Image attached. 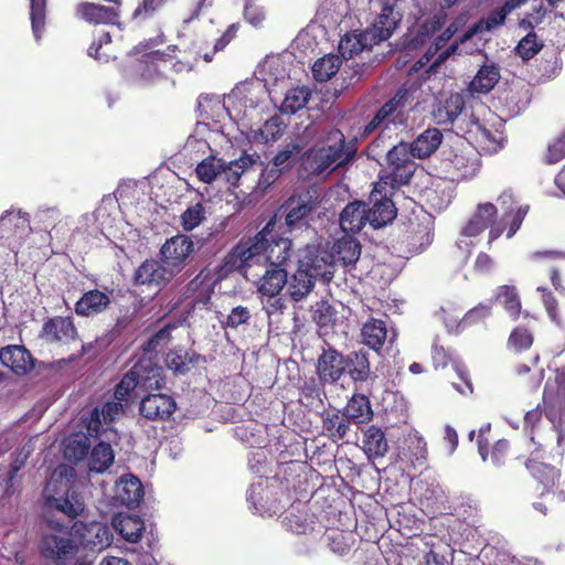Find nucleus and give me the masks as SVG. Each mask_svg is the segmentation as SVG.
I'll use <instances>...</instances> for the list:
<instances>
[{
  "label": "nucleus",
  "instance_id": "obj_64",
  "mask_svg": "<svg viewBox=\"0 0 565 565\" xmlns=\"http://www.w3.org/2000/svg\"><path fill=\"white\" fill-rule=\"evenodd\" d=\"M535 33H529L518 44L516 52L523 60H530L542 49Z\"/></svg>",
  "mask_w": 565,
  "mask_h": 565
},
{
  "label": "nucleus",
  "instance_id": "obj_51",
  "mask_svg": "<svg viewBox=\"0 0 565 565\" xmlns=\"http://www.w3.org/2000/svg\"><path fill=\"white\" fill-rule=\"evenodd\" d=\"M286 207V224L288 226H294L312 211L313 203L311 199L306 195L297 199H290L287 202Z\"/></svg>",
  "mask_w": 565,
  "mask_h": 565
},
{
  "label": "nucleus",
  "instance_id": "obj_12",
  "mask_svg": "<svg viewBox=\"0 0 565 565\" xmlns=\"http://www.w3.org/2000/svg\"><path fill=\"white\" fill-rule=\"evenodd\" d=\"M497 212V206L490 202L478 204L476 211L460 232L457 247L465 253H469L470 248L475 245V238L489 226L491 228L497 224L494 222Z\"/></svg>",
  "mask_w": 565,
  "mask_h": 565
},
{
  "label": "nucleus",
  "instance_id": "obj_59",
  "mask_svg": "<svg viewBox=\"0 0 565 565\" xmlns=\"http://www.w3.org/2000/svg\"><path fill=\"white\" fill-rule=\"evenodd\" d=\"M344 417V414L329 413L323 417L322 428L330 437L342 439L349 430V424Z\"/></svg>",
  "mask_w": 565,
  "mask_h": 565
},
{
  "label": "nucleus",
  "instance_id": "obj_9",
  "mask_svg": "<svg viewBox=\"0 0 565 565\" xmlns=\"http://www.w3.org/2000/svg\"><path fill=\"white\" fill-rule=\"evenodd\" d=\"M413 151L407 142H399L394 146L386 154L387 164L392 171L387 174H381L380 180L376 182V190L384 185H390L391 189L399 188L406 184L414 172V166L411 161Z\"/></svg>",
  "mask_w": 565,
  "mask_h": 565
},
{
  "label": "nucleus",
  "instance_id": "obj_29",
  "mask_svg": "<svg viewBox=\"0 0 565 565\" xmlns=\"http://www.w3.org/2000/svg\"><path fill=\"white\" fill-rule=\"evenodd\" d=\"M41 337L47 342L68 343L77 337V330L70 317H54L44 322Z\"/></svg>",
  "mask_w": 565,
  "mask_h": 565
},
{
  "label": "nucleus",
  "instance_id": "obj_52",
  "mask_svg": "<svg viewBox=\"0 0 565 565\" xmlns=\"http://www.w3.org/2000/svg\"><path fill=\"white\" fill-rule=\"evenodd\" d=\"M267 483V479L260 478L257 482L252 483L247 491L248 502L259 514H264L270 510V508L267 505V500L269 497Z\"/></svg>",
  "mask_w": 565,
  "mask_h": 565
},
{
  "label": "nucleus",
  "instance_id": "obj_45",
  "mask_svg": "<svg viewBox=\"0 0 565 565\" xmlns=\"http://www.w3.org/2000/svg\"><path fill=\"white\" fill-rule=\"evenodd\" d=\"M237 30L238 26L236 24H231L220 38L212 41V50H209L207 44L200 43L195 49V54L202 57L205 62H211L213 56L217 52L223 51L236 36Z\"/></svg>",
  "mask_w": 565,
  "mask_h": 565
},
{
  "label": "nucleus",
  "instance_id": "obj_1",
  "mask_svg": "<svg viewBox=\"0 0 565 565\" xmlns=\"http://www.w3.org/2000/svg\"><path fill=\"white\" fill-rule=\"evenodd\" d=\"M292 256L289 238L278 237L270 221L254 237L239 242L225 257L226 271L248 270L255 266L287 268Z\"/></svg>",
  "mask_w": 565,
  "mask_h": 565
},
{
  "label": "nucleus",
  "instance_id": "obj_16",
  "mask_svg": "<svg viewBox=\"0 0 565 565\" xmlns=\"http://www.w3.org/2000/svg\"><path fill=\"white\" fill-rule=\"evenodd\" d=\"M243 271L254 279L260 296L278 295L287 284V268L255 266Z\"/></svg>",
  "mask_w": 565,
  "mask_h": 565
},
{
  "label": "nucleus",
  "instance_id": "obj_19",
  "mask_svg": "<svg viewBox=\"0 0 565 565\" xmlns=\"http://www.w3.org/2000/svg\"><path fill=\"white\" fill-rule=\"evenodd\" d=\"M263 168V162L257 154H243L238 159L225 162L222 160L220 183L236 186L242 178Z\"/></svg>",
  "mask_w": 565,
  "mask_h": 565
},
{
  "label": "nucleus",
  "instance_id": "obj_18",
  "mask_svg": "<svg viewBox=\"0 0 565 565\" xmlns=\"http://www.w3.org/2000/svg\"><path fill=\"white\" fill-rule=\"evenodd\" d=\"M72 535L88 548L102 551L110 545L113 533L109 526L100 522H75L72 526Z\"/></svg>",
  "mask_w": 565,
  "mask_h": 565
},
{
  "label": "nucleus",
  "instance_id": "obj_17",
  "mask_svg": "<svg viewBox=\"0 0 565 565\" xmlns=\"http://www.w3.org/2000/svg\"><path fill=\"white\" fill-rule=\"evenodd\" d=\"M193 253L194 242L183 234L167 239L160 249L162 263L170 267L174 274L182 269Z\"/></svg>",
  "mask_w": 565,
  "mask_h": 565
},
{
  "label": "nucleus",
  "instance_id": "obj_36",
  "mask_svg": "<svg viewBox=\"0 0 565 565\" xmlns=\"http://www.w3.org/2000/svg\"><path fill=\"white\" fill-rule=\"evenodd\" d=\"M77 15L93 24H117L119 13L115 7L84 2L77 7Z\"/></svg>",
  "mask_w": 565,
  "mask_h": 565
},
{
  "label": "nucleus",
  "instance_id": "obj_47",
  "mask_svg": "<svg viewBox=\"0 0 565 565\" xmlns=\"http://www.w3.org/2000/svg\"><path fill=\"white\" fill-rule=\"evenodd\" d=\"M285 128L286 125L281 117L275 115L267 119L262 127L254 131L253 138L256 142H275L282 136Z\"/></svg>",
  "mask_w": 565,
  "mask_h": 565
},
{
  "label": "nucleus",
  "instance_id": "obj_25",
  "mask_svg": "<svg viewBox=\"0 0 565 565\" xmlns=\"http://www.w3.org/2000/svg\"><path fill=\"white\" fill-rule=\"evenodd\" d=\"M228 273L230 271H226L224 268V263L220 266L216 277L212 275L211 268L202 269L189 284V290L194 292L195 306H206L214 291V285L218 280L223 279Z\"/></svg>",
  "mask_w": 565,
  "mask_h": 565
},
{
  "label": "nucleus",
  "instance_id": "obj_24",
  "mask_svg": "<svg viewBox=\"0 0 565 565\" xmlns=\"http://www.w3.org/2000/svg\"><path fill=\"white\" fill-rule=\"evenodd\" d=\"M347 369V359L333 348L324 349L318 358L317 373L324 383L337 382Z\"/></svg>",
  "mask_w": 565,
  "mask_h": 565
},
{
  "label": "nucleus",
  "instance_id": "obj_21",
  "mask_svg": "<svg viewBox=\"0 0 565 565\" xmlns=\"http://www.w3.org/2000/svg\"><path fill=\"white\" fill-rule=\"evenodd\" d=\"M126 407L127 404L116 399L106 402L102 409L94 408L87 423L88 435L99 437L104 429H111L109 425L124 414Z\"/></svg>",
  "mask_w": 565,
  "mask_h": 565
},
{
  "label": "nucleus",
  "instance_id": "obj_35",
  "mask_svg": "<svg viewBox=\"0 0 565 565\" xmlns=\"http://www.w3.org/2000/svg\"><path fill=\"white\" fill-rule=\"evenodd\" d=\"M398 22V14L394 12L392 6H384L371 28L364 32L373 44L387 40L395 30Z\"/></svg>",
  "mask_w": 565,
  "mask_h": 565
},
{
  "label": "nucleus",
  "instance_id": "obj_58",
  "mask_svg": "<svg viewBox=\"0 0 565 565\" xmlns=\"http://www.w3.org/2000/svg\"><path fill=\"white\" fill-rule=\"evenodd\" d=\"M497 300L504 307L510 317L518 318L521 311V302L514 287L502 286L499 288Z\"/></svg>",
  "mask_w": 565,
  "mask_h": 565
},
{
  "label": "nucleus",
  "instance_id": "obj_42",
  "mask_svg": "<svg viewBox=\"0 0 565 565\" xmlns=\"http://www.w3.org/2000/svg\"><path fill=\"white\" fill-rule=\"evenodd\" d=\"M500 79V70L495 64H484L470 82L471 93L487 94Z\"/></svg>",
  "mask_w": 565,
  "mask_h": 565
},
{
  "label": "nucleus",
  "instance_id": "obj_57",
  "mask_svg": "<svg viewBox=\"0 0 565 565\" xmlns=\"http://www.w3.org/2000/svg\"><path fill=\"white\" fill-rule=\"evenodd\" d=\"M263 310L266 312L269 324L279 322L280 317L286 310V300L284 297L278 295L273 296H260Z\"/></svg>",
  "mask_w": 565,
  "mask_h": 565
},
{
  "label": "nucleus",
  "instance_id": "obj_20",
  "mask_svg": "<svg viewBox=\"0 0 565 565\" xmlns=\"http://www.w3.org/2000/svg\"><path fill=\"white\" fill-rule=\"evenodd\" d=\"M387 185H382L376 190V183L374 190L371 193L370 201L372 206L366 205L369 215V224L373 228H381L391 223L396 216V209L392 200L387 198Z\"/></svg>",
  "mask_w": 565,
  "mask_h": 565
},
{
  "label": "nucleus",
  "instance_id": "obj_6",
  "mask_svg": "<svg viewBox=\"0 0 565 565\" xmlns=\"http://www.w3.org/2000/svg\"><path fill=\"white\" fill-rule=\"evenodd\" d=\"M162 367L149 358L140 359L116 385L114 396L128 405L135 391L159 390L164 384Z\"/></svg>",
  "mask_w": 565,
  "mask_h": 565
},
{
  "label": "nucleus",
  "instance_id": "obj_37",
  "mask_svg": "<svg viewBox=\"0 0 565 565\" xmlns=\"http://www.w3.org/2000/svg\"><path fill=\"white\" fill-rule=\"evenodd\" d=\"M113 527L124 540L130 543H136L142 536L145 523L142 519L137 515L117 514L113 519Z\"/></svg>",
  "mask_w": 565,
  "mask_h": 565
},
{
  "label": "nucleus",
  "instance_id": "obj_31",
  "mask_svg": "<svg viewBox=\"0 0 565 565\" xmlns=\"http://www.w3.org/2000/svg\"><path fill=\"white\" fill-rule=\"evenodd\" d=\"M110 295L111 292L98 289L84 292L75 303V313L81 317H92L104 312L110 305Z\"/></svg>",
  "mask_w": 565,
  "mask_h": 565
},
{
  "label": "nucleus",
  "instance_id": "obj_49",
  "mask_svg": "<svg viewBox=\"0 0 565 565\" xmlns=\"http://www.w3.org/2000/svg\"><path fill=\"white\" fill-rule=\"evenodd\" d=\"M468 132L475 135L477 141L490 151L501 147L502 137L499 131L488 129L479 119L471 120Z\"/></svg>",
  "mask_w": 565,
  "mask_h": 565
},
{
  "label": "nucleus",
  "instance_id": "obj_43",
  "mask_svg": "<svg viewBox=\"0 0 565 565\" xmlns=\"http://www.w3.org/2000/svg\"><path fill=\"white\" fill-rule=\"evenodd\" d=\"M374 44L369 39L367 34L363 32L347 33L339 43V52L343 58L349 60L354 55L361 53L363 50L372 47Z\"/></svg>",
  "mask_w": 565,
  "mask_h": 565
},
{
  "label": "nucleus",
  "instance_id": "obj_50",
  "mask_svg": "<svg viewBox=\"0 0 565 565\" xmlns=\"http://www.w3.org/2000/svg\"><path fill=\"white\" fill-rule=\"evenodd\" d=\"M89 437L85 434H74L65 440L64 457L70 461H79L88 452Z\"/></svg>",
  "mask_w": 565,
  "mask_h": 565
},
{
  "label": "nucleus",
  "instance_id": "obj_55",
  "mask_svg": "<svg viewBox=\"0 0 565 565\" xmlns=\"http://www.w3.org/2000/svg\"><path fill=\"white\" fill-rule=\"evenodd\" d=\"M349 374L354 381H364L370 374L369 358L365 352H353L347 358Z\"/></svg>",
  "mask_w": 565,
  "mask_h": 565
},
{
  "label": "nucleus",
  "instance_id": "obj_8",
  "mask_svg": "<svg viewBox=\"0 0 565 565\" xmlns=\"http://www.w3.org/2000/svg\"><path fill=\"white\" fill-rule=\"evenodd\" d=\"M526 467L543 487L541 500L533 503L535 510L546 514L548 508L565 501V492L556 488L558 472L554 467L539 462L534 458L527 461Z\"/></svg>",
  "mask_w": 565,
  "mask_h": 565
},
{
  "label": "nucleus",
  "instance_id": "obj_22",
  "mask_svg": "<svg viewBox=\"0 0 565 565\" xmlns=\"http://www.w3.org/2000/svg\"><path fill=\"white\" fill-rule=\"evenodd\" d=\"M168 55L160 51H152L142 56V60L136 65L137 72L145 81H152L161 70H166L168 65H171L175 72H189L192 66L189 63L175 62L167 60Z\"/></svg>",
  "mask_w": 565,
  "mask_h": 565
},
{
  "label": "nucleus",
  "instance_id": "obj_61",
  "mask_svg": "<svg viewBox=\"0 0 565 565\" xmlns=\"http://www.w3.org/2000/svg\"><path fill=\"white\" fill-rule=\"evenodd\" d=\"M407 447L414 465H424L427 458V444L417 431L411 434L407 439Z\"/></svg>",
  "mask_w": 565,
  "mask_h": 565
},
{
  "label": "nucleus",
  "instance_id": "obj_44",
  "mask_svg": "<svg viewBox=\"0 0 565 565\" xmlns=\"http://www.w3.org/2000/svg\"><path fill=\"white\" fill-rule=\"evenodd\" d=\"M388 445L383 430L371 426L364 433L363 450L369 459L382 458L387 452Z\"/></svg>",
  "mask_w": 565,
  "mask_h": 565
},
{
  "label": "nucleus",
  "instance_id": "obj_23",
  "mask_svg": "<svg viewBox=\"0 0 565 565\" xmlns=\"http://www.w3.org/2000/svg\"><path fill=\"white\" fill-rule=\"evenodd\" d=\"M0 236L9 241H20L31 232L30 216L21 210H9L0 216Z\"/></svg>",
  "mask_w": 565,
  "mask_h": 565
},
{
  "label": "nucleus",
  "instance_id": "obj_32",
  "mask_svg": "<svg viewBox=\"0 0 565 565\" xmlns=\"http://www.w3.org/2000/svg\"><path fill=\"white\" fill-rule=\"evenodd\" d=\"M115 500L128 508H135L143 497V489L140 480L132 475H125L114 488Z\"/></svg>",
  "mask_w": 565,
  "mask_h": 565
},
{
  "label": "nucleus",
  "instance_id": "obj_4",
  "mask_svg": "<svg viewBox=\"0 0 565 565\" xmlns=\"http://www.w3.org/2000/svg\"><path fill=\"white\" fill-rule=\"evenodd\" d=\"M355 153V142H347L344 135L339 129H331L320 146H316L307 152L303 166L310 173L321 174L347 164Z\"/></svg>",
  "mask_w": 565,
  "mask_h": 565
},
{
  "label": "nucleus",
  "instance_id": "obj_13",
  "mask_svg": "<svg viewBox=\"0 0 565 565\" xmlns=\"http://www.w3.org/2000/svg\"><path fill=\"white\" fill-rule=\"evenodd\" d=\"M51 533L43 535L41 552L47 558L63 559L73 555L76 548L73 540L70 539L67 526L47 518Z\"/></svg>",
  "mask_w": 565,
  "mask_h": 565
},
{
  "label": "nucleus",
  "instance_id": "obj_53",
  "mask_svg": "<svg viewBox=\"0 0 565 565\" xmlns=\"http://www.w3.org/2000/svg\"><path fill=\"white\" fill-rule=\"evenodd\" d=\"M433 362L436 369L445 367L449 362L452 363L454 370L458 376L465 382L466 388L469 393L472 392V385L467 376L466 370L449 354L443 347L434 345L433 348Z\"/></svg>",
  "mask_w": 565,
  "mask_h": 565
},
{
  "label": "nucleus",
  "instance_id": "obj_46",
  "mask_svg": "<svg viewBox=\"0 0 565 565\" xmlns=\"http://www.w3.org/2000/svg\"><path fill=\"white\" fill-rule=\"evenodd\" d=\"M311 98V90L307 86H300L289 89L280 105V110L285 114H296L306 107Z\"/></svg>",
  "mask_w": 565,
  "mask_h": 565
},
{
  "label": "nucleus",
  "instance_id": "obj_41",
  "mask_svg": "<svg viewBox=\"0 0 565 565\" xmlns=\"http://www.w3.org/2000/svg\"><path fill=\"white\" fill-rule=\"evenodd\" d=\"M465 102L460 94H452L434 110V117L439 125L452 124L461 115Z\"/></svg>",
  "mask_w": 565,
  "mask_h": 565
},
{
  "label": "nucleus",
  "instance_id": "obj_5",
  "mask_svg": "<svg viewBox=\"0 0 565 565\" xmlns=\"http://www.w3.org/2000/svg\"><path fill=\"white\" fill-rule=\"evenodd\" d=\"M315 246H307L298 259V267L295 274L287 279V292L295 302L306 299L315 287L316 280L329 282L332 280V266L326 258L315 257Z\"/></svg>",
  "mask_w": 565,
  "mask_h": 565
},
{
  "label": "nucleus",
  "instance_id": "obj_11",
  "mask_svg": "<svg viewBox=\"0 0 565 565\" xmlns=\"http://www.w3.org/2000/svg\"><path fill=\"white\" fill-rule=\"evenodd\" d=\"M499 205L504 210L501 218L489 232V243H492L508 230L507 237L511 238L520 228L525 215L529 212L527 205L516 203L511 190H504L498 198Z\"/></svg>",
  "mask_w": 565,
  "mask_h": 565
},
{
  "label": "nucleus",
  "instance_id": "obj_3",
  "mask_svg": "<svg viewBox=\"0 0 565 565\" xmlns=\"http://www.w3.org/2000/svg\"><path fill=\"white\" fill-rule=\"evenodd\" d=\"M74 468L61 465L52 472L44 489V509L47 513L57 511L75 519L84 512V500L74 489Z\"/></svg>",
  "mask_w": 565,
  "mask_h": 565
},
{
  "label": "nucleus",
  "instance_id": "obj_34",
  "mask_svg": "<svg viewBox=\"0 0 565 565\" xmlns=\"http://www.w3.org/2000/svg\"><path fill=\"white\" fill-rule=\"evenodd\" d=\"M339 222L344 233H359L369 223L366 204L361 201L349 203L340 213Z\"/></svg>",
  "mask_w": 565,
  "mask_h": 565
},
{
  "label": "nucleus",
  "instance_id": "obj_14",
  "mask_svg": "<svg viewBox=\"0 0 565 565\" xmlns=\"http://www.w3.org/2000/svg\"><path fill=\"white\" fill-rule=\"evenodd\" d=\"M316 258H326L329 256L328 263L332 266V277L334 276L337 265L343 266L347 270H351L361 256V245L356 238L351 235H344L339 238L332 246L331 253L319 250L315 247Z\"/></svg>",
  "mask_w": 565,
  "mask_h": 565
},
{
  "label": "nucleus",
  "instance_id": "obj_38",
  "mask_svg": "<svg viewBox=\"0 0 565 565\" xmlns=\"http://www.w3.org/2000/svg\"><path fill=\"white\" fill-rule=\"evenodd\" d=\"M362 342L374 351H379L388 338L386 322L382 319H369L362 327Z\"/></svg>",
  "mask_w": 565,
  "mask_h": 565
},
{
  "label": "nucleus",
  "instance_id": "obj_62",
  "mask_svg": "<svg viewBox=\"0 0 565 565\" xmlns=\"http://www.w3.org/2000/svg\"><path fill=\"white\" fill-rule=\"evenodd\" d=\"M205 209L202 203L190 205L181 214V225L185 231H192L205 218Z\"/></svg>",
  "mask_w": 565,
  "mask_h": 565
},
{
  "label": "nucleus",
  "instance_id": "obj_60",
  "mask_svg": "<svg viewBox=\"0 0 565 565\" xmlns=\"http://www.w3.org/2000/svg\"><path fill=\"white\" fill-rule=\"evenodd\" d=\"M45 4L46 0H30L31 24L36 41L41 39L45 24Z\"/></svg>",
  "mask_w": 565,
  "mask_h": 565
},
{
  "label": "nucleus",
  "instance_id": "obj_28",
  "mask_svg": "<svg viewBox=\"0 0 565 565\" xmlns=\"http://www.w3.org/2000/svg\"><path fill=\"white\" fill-rule=\"evenodd\" d=\"M408 94L406 89H399L393 98L387 100L375 115L383 121V130H390L391 126L404 122Z\"/></svg>",
  "mask_w": 565,
  "mask_h": 565
},
{
  "label": "nucleus",
  "instance_id": "obj_63",
  "mask_svg": "<svg viewBox=\"0 0 565 565\" xmlns=\"http://www.w3.org/2000/svg\"><path fill=\"white\" fill-rule=\"evenodd\" d=\"M515 9H509L508 0L503 3L502 7L493 10L484 21L480 22V28L490 32L493 29L502 25L507 19V15L510 14Z\"/></svg>",
  "mask_w": 565,
  "mask_h": 565
},
{
  "label": "nucleus",
  "instance_id": "obj_33",
  "mask_svg": "<svg viewBox=\"0 0 565 565\" xmlns=\"http://www.w3.org/2000/svg\"><path fill=\"white\" fill-rule=\"evenodd\" d=\"M0 361L13 373L22 375L33 367L31 353L22 345H8L0 350Z\"/></svg>",
  "mask_w": 565,
  "mask_h": 565
},
{
  "label": "nucleus",
  "instance_id": "obj_15",
  "mask_svg": "<svg viewBox=\"0 0 565 565\" xmlns=\"http://www.w3.org/2000/svg\"><path fill=\"white\" fill-rule=\"evenodd\" d=\"M257 82H262L271 96H276V87H284L289 79V63L284 56H267L257 67Z\"/></svg>",
  "mask_w": 565,
  "mask_h": 565
},
{
  "label": "nucleus",
  "instance_id": "obj_39",
  "mask_svg": "<svg viewBox=\"0 0 565 565\" xmlns=\"http://www.w3.org/2000/svg\"><path fill=\"white\" fill-rule=\"evenodd\" d=\"M443 134L438 129H427L422 132L409 146L413 157L424 159L434 153L440 146Z\"/></svg>",
  "mask_w": 565,
  "mask_h": 565
},
{
  "label": "nucleus",
  "instance_id": "obj_26",
  "mask_svg": "<svg viewBox=\"0 0 565 565\" xmlns=\"http://www.w3.org/2000/svg\"><path fill=\"white\" fill-rule=\"evenodd\" d=\"M174 399L167 394H149L140 402L139 412L149 420H166L175 411Z\"/></svg>",
  "mask_w": 565,
  "mask_h": 565
},
{
  "label": "nucleus",
  "instance_id": "obj_48",
  "mask_svg": "<svg viewBox=\"0 0 565 565\" xmlns=\"http://www.w3.org/2000/svg\"><path fill=\"white\" fill-rule=\"evenodd\" d=\"M372 415L370 401L364 395H353L344 411V416L354 423H366Z\"/></svg>",
  "mask_w": 565,
  "mask_h": 565
},
{
  "label": "nucleus",
  "instance_id": "obj_2",
  "mask_svg": "<svg viewBox=\"0 0 565 565\" xmlns=\"http://www.w3.org/2000/svg\"><path fill=\"white\" fill-rule=\"evenodd\" d=\"M267 98L273 102L277 100L276 96H271V92L266 89L262 82L252 81L236 85L232 92L224 97L223 102L218 98L202 97L200 106L205 107L203 103L216 110L217 118L221 120L224 116H228L232 120L237 121L248 116L249 111L255 110Z\"/></svg>",
  "mask_w": 565,
  "mask_h": 565
},
{
  "label": "nucleus",
  "instance_id": "obj_7",
  "mask_svg": "<svg viewBox=\"0 0 565 565\" xmlns=\"http://www.w3.org/2000/svg\"><path fill=\"white\" fill-rule=\"evenodd\" d=\"M443 169L451 181L471 179L479 170L478 156L469 143L460 140L443 159Z\"/></svg>",
  "mask_w": 565,
  "mask_h": 565
},
{
  "label": "nucleus",
  "instance_id": "obj_27",
  "mask_svg": "<svg viewBox=\"0 0 565 565\" xmlns=\"http://www.w3.org/2000/svg\"><path fill=\"white\" fill-rule=\"evenodd\" d=\"M174 275V271L162 262L149 259L143 262L136 270L135 282L137 285L160 287L170 281Z\"/></svg>",
  "mask_w": 565,
  "mask_h": 565
},
{
  "label": "nucleus",
  "instance_id": "obj_40",
  "mask_svg": "<svg viewBox=\"0 0 565 565\" xmlns=\"http://www.w3.org/2000/svg\"><path fill=\"white\" fill-rule=\"evenodd\" d=\"M347 12L348 6L345 0H327L320 6L317 19L324 28H334L341 23Z\"/></svg>",
  "mask_w": 565,
  "mask_h": 565
},
{
  "label": "nucleus",
  "instance_id": "obj_30",
  "mask_svg": "<svg viewBox=\"0 0 565 565\" xmlns=\"http://www.w3.org/2000/svg\"><path fill=\"white\" fill-rule=\"evenodd\" d=\"M106 440L99 441L92 450L88 467L90 471L104 472L114 462V451L110 443L117 438V433L114 429H104L102 436Z\"/></svg>",
  "mask_w": 565,
  "mask_h": 565
},
{
  "label": "nucleus",
  "instance_id": "obj_54",
  "mask_svg": "<svg viewBox=\"0 0 565 565\" xmlns=\"http://www.w3.org/2000/svg\"><path fill=\"white\" fill-rule=\"evenodd\" d=\"M341 62L338 55L329 54L319 58L312 66L315 79L317 82L329 81L334 74H337Z\"/></svg>",
  "mask_w": 565,
  "mask_h": 565
},
{
  "label": "nucleus",
  "instance_id": "obj_10",
  "mask_svg": "<svg viewBox=\"0 0 565 565\" xmlns=\"http://www.w3.org/2000/svg\"><path fill=\"white\" fill-rule=\"evenodd\" d=\"M544 406L548 420L553 424L557 433V443H562L565 437V375H556L548 380L544 388Z\"/></svg>",
  "mask_w": 565,
  "mask_h": 565
},
{
  "label": "nucleus",
  "instance_id": "obj_56",
  "mask_svg": "<svg viewBox=\"0 0 565 565\" xmlns=\"http://www.w3.org/2000/svg\"><path fill=\"white\" fill-rule=\"evenodd\" d=\"M221 168L222 159L210 157L196 166L195 173L199 180L204 183H212L213 181L220 183Z\"/></svg>",
  "mask_w": 565,
  "mask_h": 565
}]
</instances>
